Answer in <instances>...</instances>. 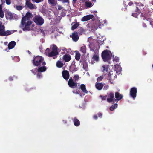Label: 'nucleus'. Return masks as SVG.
I'll list each match as a JSON object with an SVG mask.
<instances>
[{"label":"nucleus","instance_id":"obj_11","mask_svg":"<svg viewBox=\"0 0 153 153\" xmlns=\"http://www.w3.org/2000/svg\"><path fill=\"white\" fill-rule=\"evenodd\" d=\"M114 94L112 93H110L108 94V98L107 99V101L108 102H115L116 101V99L114 98Z\"/></svg>","mask_w":153,"mask_h":153},{"label":"nucleus","instance_id":"obj_39","mask_svg":"<svg viewBox=\"0 0 153 153\" xmlns=\"http://www.w3.org/2000/svg\"><path fill=\"white\" fill-rule=\"evenodd\" d=\"M113 61L114 62H118L119 61V58L118 57H117V56H115L114 57V56H113Z\"/></svg>","mask_w":153,"mask_h":153},{"label":"nucleus","instance_id":"obj_49","mask_svg":"<svg viewBox=\"0 0 153 153\" xmlns=\"http://www.w3.org/2000/svg\"><path fill=\"white\" fill-rule=\"evenodd\" d=\"M98 115L99 117H101L102 114L100 113H99L98 114Z\"/></svg>","mask_w":153,"mask_h":153},{"label":"nucleus","instance_id":"obj_52","mask_svg":"<svg viewBox=\"0 0 153 153\" xmlns=\"http://www.w3.org/2000/svg\"><path fill=\"white\" fill-rule=\"evenodd\" d=\"M73 93H75V94H79L78 92H77V91H73Z\"/></svg>","mask_w":153,"mask_h":153},{"label":"nucleus","instance_id":"obj_50","mask_svg":"<svg viewBox=\"0 0 153 153\" xmlns=\"http://www.w3.org/2000/svg\"><path fill=\"white\" fill-rule=\"evenodd\" d=\"M93 118L94 119L96 120L97 119V117L96 115H95L93 116Z\"/></svg>","mask_w":153,"mask_h":153},{"label":"nucleus","instance_id":"obj_32","mask_svg":"<svg viewBox=\"0 0 153 153\" xmlns=\"http://www.w3.org/2000/svg\"><path fill=\"white\" fill-rule=\"evenodd\" d=\"M74 124L76 126H79L80 124L79 121L76 118L74 120Z\"/></svg>","mask_w":153,"mask_h":153},{"label":"nucleus","instance_id":"obj_58","mask_svg":"<svg viewBox=\"0 0 153 153\" xmlns=\"http://www.w3.org/2000/svg\"><path fill=\"white\" fill-rule=\"evenodd\" d=\"M103 22H104V23H106V20H104Z\"/></svg>","mask_w":153,"mask_h":153},{"label":"nucleus","instance_id":"obj_18","mask_svg":"<svg viewBox=\"0 0 153 153\" xmlns=\"http://www.w3.org/2000/svg\"><path fill=\"white\" fill-rule=\"evenodd\" d=\"M114 70L115 71L117 74L121 72V68L119 65H116L115 66Z\"/></svg>","mask_w":153,"mask_h":153},{"label":"nucleus","instance_id":"obj_63","mask_svg":"<svg viewBox=\"0 0 153 153\" xmlns=\"http://www.w3.org/2000/svg\"><path fill=\"white\" fill-rule=\"evenodd\" d=\"M28 53H29V54H30V53L29 52V51H28Z\"/></svg>","mask_w":153,"mask_h":153},{"label":"nucleus","instance_id":"obj_38","mask_svg":"<svg viewBox=\"0 0 153 153\" xmlns=\"http://www.w3.org/2000/svg\"><path fill=\"white\" fill-rule=\"evenodd\" d=\"M85 5L88 8L90 7L93 6V4L91 3L88 1H86L85 2Z\"/></svg>","mask_w":153,"mask_h":153},{"label":"nucleus","instance_id":"obj_41","mask_svg":"<svg viewBox=\"0 0 153 153\" xmlns=\"http://www.w3.org/2000/svg\"><path fill=\"white\" fill-rule=\"evenodd\" d=\"M14 7L18 10H20L22 9V7L21 6L15 5Z\"/></svg>","mask_w":153,"mask_h":153},{"label":"nucleus","instance_id":"obj_34","mask_svg":"<svg viewBox=\"0 0 153 153\" xmlns=\"http://www.w3.org/2000/svg\"><path fill=\"white\" fill-rule=\"evenodd\" d=\"M80 51L84 54L86 52V47L84 45L82 46L80 48Z\"/></svg>","mask_w":153,"mask_h":153},{"label":"nucleus","instance_id":"obj_7","mask_svg":"<svg viewBox=\"0 0 153 153\" xmlns=\"http://www.w3.org/2000/svg\"><path fill=\"white\" fill-rule=\"evenodd\" d=\"M102 25V24L100 20L97 19L91 26L92 30H95L99 27L100 28V27Z\"/></svg>","mask_w":153,"mask_h":153},{"label":"nucleus","instance_id":"obj_4","mask_svg":"<svg viewBox=\"0 0 153 153\" xmlns=\"http://www.w3.org/2000/svg\"><path fill=\"white\" fill-rule=\"evenodd\" d=\"M112 55L111 52L107 50L104 51L102 53V57L104 61H108L110 59Z\"/></svg>","mask_w":153,"mask_h":153},{"label":"nucleus","instance_id":"obj_30","mask_svg":"<svg viewBox=\"0 0 153 153\" xmlns=\"http://www.w3.org/2000/svg\"><path fill=\"white\" fill-rule=\"evenodd\" d=\"M80 88L83 92L85 93H87L88 92L86 89L85 85L81 84L80 86Z\"/></svg>","mask_w":153,"mask_h":153},{"label":"nucleus","instance_id":"obj_9","mask_svg":"<svg viewBox=\"0 0 153 153\" xmlns=\"http://www.w3.org/2000/svg\"><path fill=\"white\" fill-rule=\"evenodd\" d=\"M116 72L114 70H111L108 73V79L110 80H114L117 77V75L116 74Z\"/></svg>","mask_w":153,"mask_h":153},{"label":"nucleus","instance_id":"obj_27","mask_svg":"<svg viewBox=\"0 0 153 153\" xmlns=\"http://www.w3.org/2000/svg\"><path fill=\"white\" fill-rule=\"evenodd\" d=\"M103 69V71L104 73L109 71V66L108 65H103L102 66Z\"/></svg>","mask_w":153,"mask_h":153},{"label":"nucleus","instance_id":"obj_48","mask_svg":"<svg viewBox=\"0 0 153 153\" xmlns=\"http://www.w3.org/2000/svg\"><path fill=\"white\" fill-rule=\"evenodd\" d=\"M100 97L102 100H104L106 99V97L105 96H101Z\"/></svg>","mask_w":153,"mask_h":153},{"label":"nucleus","instance_id":"obj_61","mask_svg":"<svg viewBox=\"0 0 153 153\" xmlns=\"http://www.w3.org/2000/svg\"><path fill=\"white\" fill-rule=\"evenodd\" d=\"M89 53L87 54V56L88 57L89 56Z\"/></svg>","mask_w":153,"mask_h":153},{"label":"nucleus","instance_id":"obj_24","mask_svg":"<svg viewBox=\"0 0 153 153\" xmlns=\"http://www.w3.org/2000/svg\"><path fill=\"white\" fill-rule=\"evenodd\" d=\"M123 96L117 92H116L115 94V97L116 98V101H119L123 98Z\"/></svg>","mask_w":153,"mask_h":153},{"label":"nucleus","instance_id":"obj_37","mask_svg":"<svg viewBox=\"0 0 153 153\" xmlns=\"http://www.w3.org/2000/svg\"><path fill=\"white\" fill-rule=\"evenodd\" d=\"M117 106L118 105L117 104H115L114 105L111 106L110 108V110L112 111L114 110L115 109L117 108Z\"/></svg>","mask_w":153,"mask_h":153},{"label":"nucleus","instance_id":"obj_6","mask_svg":"<svg viewBox=\"0 0 153 153\" xmlns=\"http://www.w3.org/2000/svg\"><path fill=\"white\" fill-rule=\"evenodd\" d=\"M43 60V58L42 56H38L35 57L32 61L33 64L36 66L39 65L41 62Z\"/></svg>","mask_w":153,"mask_h":153},{"label":"nucleus","instance_id":"obj_22","mask_svg":"<svg viewBox=\"0 0 153 153\" xmlns=\"http://www.w3.org/2000/svg\"><path fill=\"white\" fill-rule=\"evenodd\" d=\"M16 42L14 41H12L10 42L8 45L9 49H11L13 48L15 46Z\"/></svg>","mask_w":153,"mask_h":153},{"label":"nucleus","instance_id":"obj_29","mask_svg":"<svg viewBox=\"0 0 153 153\" xmlns=\"http://www.w3.org/2000/svg\"><path fill=\"white\" fill-rule=\"evenodd\" d=\"M71 29L74 30L76 28L79 26V24L76 22H73L71 24Z\"/></svg>","mask_w":153,"mask_h":153},{"label":"nucleus","instance_id":"obj_62","mask_svg":"<svg viewBox=\"0 0 153 153\" xmlns=\"http://www.w3.org/2000/svg\"><path fill=\"white\" fill-rule=\"evenodd\" d=\"M152 4L153 5V1H152Z\"/></svg>","mask_w":153,"mask_h":153},{"label":"nucleus","instance_id":"obj_59","mask_svg":"<svg viewBox=\"0 0 153 153\" xmlns=\"http://www.w3.org/2000/svg\"><path fill=\"white\" fill-rule=\"evenodd\" d=\"M91 1H94V2H95L96 1V0H91Z\"/></svg>","mask_w":153,"mask_h":153},{"label":"nucleus","instance_id":"obj_44","mask_svg":"<svg viewBox=\"0 0 153 153\" xmlns=\"http://www.w3.org/2000/svg\"><path fill=\"white\" fill-rule=\"evenodd\" d=\"M6 3L7 5H10L11 4V1L10 0H5Z\"/></svg>","mask_w":153,"mask_h":153},{"label":"nucleus","instance_id":"obj_43","mask_svg":"<svg viewBox=\"0 0 153 153\" xmlns=\"http://www.w3.org/2000/svg\"><path fill=\"white\" fill-rule=\"evenodd\" d=\"M103 89L105 90H106L108 88L109 86L107 85L104 84L103 85Z\"/></svg>","mask_w":153,"mask_h":153},{"label":"nucleus","instance_id":"obj_23","mask_svg":"<svg viewBox=\"0 0 153 153\" xmlns=\"http://www.w3.org/2000/svg\"><path fill=\"white\" fill-rule=\"evenodd\" d=\"M63 59L66 62L69 61L71 59V56L70 55L65 54L64 56Z\"/></svg>","mask_w":153,"mask_h":153},{"label":"nucleus","instance_id":"obj_64","mask_svg":"<svg viewBox=\"0 0 153 153\" xmlns=\"http://www.w3.org/2000/svg\"><path fill=\"white\" fill-rule=\"evenodd\" d=\"M110 82H111V83H112V82H111V81H110Z\"/></svg>","mask_w":153,"mask_h":153},{"label":"nucleus","instance_id":"obj_15","mask_svg":"<svg viewBox=\"0 0 153 153\" xmlns=\"http://www.w3.org/2000/svg\"><path fill=\"white\" fill-rule=\"evenodd\" d=\"M141 4L140 3H139L137 4H136V5L137 6L138 5H140ZM136 13H133L132 14V15L134 17L137 18L138 16V14L140 13V10L138 8V7L137 6L136 7Z\"/></svg>","mask_w":153,"mask_h":153},{"label":"nucleus","instance_id":"obj_19","mask_svg":"<svg viewBox=\"0 0 153 153\" xmlns=\"http://www.w3.org/2000/svg\"><path fill=\"white\" fill-rule=\"evenodd\" d=\"M72 38L73 41L76 42L79 39V37L77 33H73L72 36Z\"/></svg>","mask_w":153,"mask_h":153},{"label":"nucleus","instance_id":"obj_8","mask_svg":"<svg viewBox=\"0 0 153 153\" xmlns=\"http://www.w3.org/2000/svg\"><path fill=\"white\" fill-rule=\"evenodd\" d=\"M34 22L37 25H42L44 22L43 19L39 16H36L33 19Z\"/></svg>","mask_w":153,"mask_h":153},{"label":"nucleus","instance_id":"obj_3","mask_svg":"<svg viewBox=\"0 0 153 153\" xmlns=\"http://www.w3.org/2000/svg\"><path fill=\"white\" fill-rule=\"evenodd\" d=\"M46 69L47 68L45 66H42L38 69L35 68L34 70H32L31 71L34 74L37 75L38 78H40L42 77V74L40 72L45 71Z\"/></svg>","mask_w":153,"mask_h":153},{"label":"nucleus","instance_id":"obj_2","mask_svg":"<svg viewBox=\"0 0 153 153\" xmlns=\"http://www.w3.org/2000/svg\"><path fill=\"white\" fill-rule=\"evenodd\" d=\"M32 22L29 19H26L25 18H22L21 22V27L24 30H29Z\"/></svg>","mask_w":153,"mask_h":153},{"label":"nucleus","instance_id":"obj_54","mask_svg":"<svg viewBox=\"0 0 153 153\" xmlns=\"http://www.w3.org/2000/svg\"><path fill=\"white\" fill-rule=\"evenodd\" d=\"M12 77H9V79L11 81V80H13V79H12Z\"/></svg>","mask_w":153,"mask_h":153},{"label":"nucleus","instance_id":"obj_17","mask_svg":"<svg viewBox=\"0 0 153 153\" xmlns=\"http://www.w3.org/2000/svg\"><path fill=\"white\" fill-rule=\"evenodd\" d=\"M68 85L69 86L72 88H74V86L77 85V84L76 83H74L73 80L72 79H70L68 81Z\"/></svg>","mask_w":153,"mask_h":153},{"label":"nucleus","instance_id":"obj_56","mask_svg":"<svg viewBox=\"0 0 153 153\" xmlns=\"http://www.w3.org/2000/svg\"><path fill=\"white\" fill-rule=\"evenodd\" d=\"M93 13H94V14H95V13H97V11H94Z\"/></svg>","mask_w":153,"mask_h":153},{"label":"nucleus","instance_id":"obj_51","mask_svg":"<svg viewBox=\"0 0 153 153\" xmlns=\"http://www.w3.org/2000/svg\"><path fill=\"white\" fill-rule=\"evenodd\" d=\"M133 3L132 2H130L129 3H128V5H129V6H131V5L132 4H133Z\"/></svg>","mask_w":153,"mask_h":153},{"label":"nucleus","instance_id":"obj_55","mask_svg":"<svg viewBox=\"0 0 153 153\" xmlns=\"http://www.w3.org/2000/svg\"><path fill=\"white\" fill-rule=\"evenodd\" d=\"M94 62L93 61H92L91 62V63L92 64H94Z\"/></svg>","mask_w":153,"mask_h":153},{"label":"nucleus","instance_id":"obj_10","mask_svg":"<svg viewBox=\"0 0 153 153\" xmlns=\"http://www.w3.org/2000/svg\"><path fill=\"white\" fill-rule=\"evenodd\" d=\"M137 92V89L135 87H133L130 90V95L134 99L136 97Z\"/></svg>","mask_w":153,"mask_h":153},{"label":"nucleus","instance_id":"obj_5","mask_svg":"<svg viewBox=\"0 0 153 153\" xmlns=\"http://www.w3.org/2000/svg\"><path fill=\"white\" fill-rule=\"evenodd\" d=\"M13 33V31H5V27L0 24V36H7Z\"/></svg>","mask_w":153,"mask_h":153},{"label":"nucleus","instance_id":"obj_25","mask_svg":"<svg viewBox=\"0 0 153 153\" xmlns=\"http://www.w3.org/2000/svg\"><path fill=\"white\" fill-rule=\"evenodd\" d=\"M152 10L153 12V9H149L148 10L147 12L146 11V13H144V14H143V16L146 17L147 16H149L151 15V14Z\"/></svg>","mask_w":153,"mask_h":153},{"label":"nucleus","instance_id":"obj_1","mask_svg":"<svg viewBox=\"0 0 153 153\" xmlns=\"http://www.w3.org/2000/svg\"><path fill=\"white\" fill-rule=\"evenodd\" d=\"M52 51H50L49 48L46 49L45 51V54L46 55L49 57H51L57 55L58 53L57 51V48L55 45H53L51 46Z\"/></svg>","mask_w":153,"mask_h":153},{"label":"nucleus","instance_id":"obj_13","mask_svg":"<svg viewBox=\"0 0 153 153\" xmlns=\"http://www.w3.org/2000/svg\"><path fill=\"white\" fill-rule=\"evenodd\" d=\"M89 47L90 48L91 50L94 51L95 52H97L98 51V48L93 43H91L89 45Z\"/></svg>","mask_w":153,"mask_h":153},{"label":"nucleus","instance_id":"obj_42","mask_svg":"<svg viewBox=\"0 0 153 153\" xmlns=\"http://www.w3.org/2000/svg\"><path fill=\"white\" fill-rule=\"evenodd\" d=\"M62 50L63 51L62 53H66L67 52V49L64 48H62Z\"/></svg>","mask_w":153,"mask_h":153},{"label":"nucleus","instance_id":"obj_14","mask_svg":"<svg viewBox=\"0 0 153 153\" xmlns=\"http://www.w3.org/2000/svg\"><path fill=\"white\" fill-rule=\"evenodd\" d=\"M62 74L63 78L65 79H68L69 77V72L66 70L64 71L62 73Z\"/></svg>","mask_w":153,"mask_h":153},{"label":"nucleus","instance_id":"obj_28","mask_svg":"<svg viewBox=\"0 0 153 153\" xmlns=\"http://www.w3.org/2000/svg\"><path fill=\"white\" fill-rule=\"evenodd\" d=\"M95 86L96 88L99 90H101L103 86L102 84L100 83H96Z\"/></svg>","mask_w":153,"mask_h":153},{"label":"nucleus","instance_id":"obj_16","mask_svg":"<svg viewBox=\"0 0 153 153\" xmlns=\"http://www.w3.org/2000/svg\"><path fill=\"white\" fill-rule=\"evenodd\" d=\"M92 59L96 62H97L99 60V55L98 52H95L94 54L92 57Z\"/></svg>","mask_w":153,"mask_h":153},{"label":"nucleus","instance_id":"obj_20","mask_svg":"<svg viewBox=\"0 0 153 153\" xmlns=\"http://www.w3.org/2000/svg\"><path fill=\"white\" fill-rule=\"evenodd\" d=\"M26 4L28 8L30 9H34L35 8V7L28 0H27L26 1Z\"/></svg>","mask_w":153,"mask_h":153},{"label":"nucleus","instance_id":"obj_40","mask_svg":"<svg viewBox=\"0 0 153 153\" xmlns=\"http://www.w3.org/2000/svg\"><path fill=\"white\" fill-rule=\"evenodd\" d=\"M104 77L103 75L100 76L97 78L98 81H100L102 80Z\"/></svg>","mask_w":153,"mask_h":153},{"label":"nucleus","instance_id":"obj_31","mask_svg":"<svg viewBox=\"0 0 153 153\" xmlns=\"http://www.w3.org/2000/svg\"><path fill=\"white\" fill-rule=\"evenodd\" d=\"M80 54L79 53V52L76 51V55H75V59H76L77 60H79L80 58Z\"/></svg>","mask_w":153,"mask_h":153},{"label":"nucleus","instance_id":"obj_12","mask_svg":"<svg viewBox=\"0 0 153 153\" xmlns=\"http://www.w3.org/2000/svg\"><path fill=\"white\" fill-rule=\"evenodd\" d=\"M94 17V16L92 15H89L85 16L81 19V21H86L90 20Z\"/></svg>","mask_w":153,"mask_h":153},{"label":"nucleus","instance_id":"obj_60","mask_svg":"<svg viewBox=\"0 0 153 153\" xmlns=\"http://www.w3.org/2000/svg\"><path fill=\"white\" fill-rule=\"evenodd\" d=\"M87 75L88 76H89V73L88 72L87 73Z\"/></svg>","mask_w":153,"mask_h":153},{"label":"nucleus","instance_id":"obj_26","mask_svg":"<svg viewBox=\"0 0 153 153\" xmlns=\"http://www.w3.org/2000/svg\"><path fill=\"white\" fill-rule=\"evenodd\" d=\"M48 3L52 6H55L57 4V1L55 0H48Z\"/></svg>","mask_w":153,"mask_h":153},{"label":"nucleus","instance_id":"obj_53","mask_svg":"<svg viewBox=\"0 0 153 153\" xmlns=\"http://www.w3.org/2000/svg\"><path fill=\"white\" fill-rule=\"evenodd\" d=\"M46 64V63L45 62H43L42 63V65H45Z\"/></svg>","mask_w":153,"mask_h":153},{"label":"nucleus","instance_id":"obj_36","mask_svg":"<svg viewBox=\"0 0 153 153\" xmlns=\"http://www.w3.org/2000/svg\"><path fill=\"white\" fill-rule=\"evenodd\" d=\"M31 16V14L29 12H27L26 13L25 16L23 18H25L26 19H29L30 20V18Z\"/></svg>","mask_w":153,"mask_h":153},{"label":"nucleus","instance_id":"obj_45","mask_svg":"<svg viewBox=\"0 0 153 153\" xmlns=\"http://www.w3.org/2000/svg\"><path fill=\"white\" fill-rule=\"evenodd\" d=\"M33 1L36 3H38L41 2L43 1V0H32Z\"/></svg>","mask_w":153,"mask_h":153},{"label":"nucleus","instance_id":"obj_21","mask_svg":"<svg viewBox=\"0 0 153 153\" xmlns=\"http://www.w3.org/2000/svg\"><path fill=\"white\" fill-rule=\"evenodd\" d=\"M5 14L6 18L7 19H11L13 18L12 14L9 11H7Z\"/></svg>","mask_w":153,"mask_h":153},{"label":"nucleus","instance_id":"obj_33","mask_svg":"<svg viewBox=\"0 0 153 153\" xmlns=\"http://www.w3.org/2000/svg\"><path fill=\"white\" fill-rule=\"evenodd\" d=\"M2 4L0 5V17L3 18L4 16V13L2 10Z\"/></svg>","mask_w":153,"mask_h":153},{"label":"nucleus","instance_id":"obj_57","mask_svg":"<svg viewBox=\"0 0 153 153\" xmlns=\"http://www.w3.org/2000/svg\"><path fill=\"white\" fill-rule=\"evenodd\" d=\"M76 0H73V1L74 3H75V2H76Z\"/></svg>","mask_w":153,"mask_h":153},{"label":"nucleus","instance_id":"obj_47","mask_svg":"<svg viewBox=\"0 0 153 153\" xmlns=\"http://www.w3.org/2000/svg\"><path fill=\"white\" fill-rule=\"evenodd\" d=\"M79 77L77 75H76L74 77V78L76 80H77L79 79Z\"/></svg>","mask_w":153,"mask_h":153},{"label":"nucleus","instance_id":"obj_35","mask_svg":"<svg viewBox=\"0 0 153 153\" xmlns=\"http://www.w3.org/2000/svg\"><path fill=\"white\" fill-rule=\"evenodd\" d=\"M56 66L59 68H61L63 65V62L60 61H58L56 63Z\"/></svg>","mask_w":153,"mask_h":153},{"label":"nucleus","instance_id":"obj_46","mask_svg":"<svg viewBox=\"0 0 153 153\" xmlns=\"http://www.w3.org/2000/svg\"><path fill=\"white\" fill-rule=\"evenodd\" d=\"M59 1H62L63 3H69V0H58Z\"/></svg>","mask_w":153,"mask_h":153}]
</instances>
